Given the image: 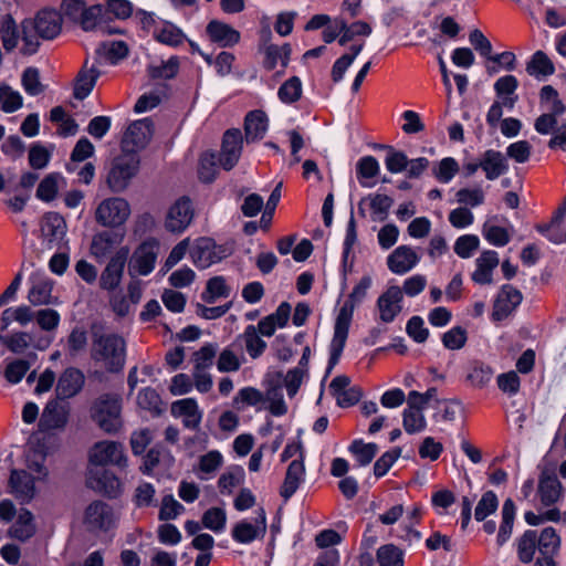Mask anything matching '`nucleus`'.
Returning a JSON list of instances; mask_svg holds the SVG:
<instances>
[{"mask_svg":"<svg viewBox=\"0 0 566 566\" xmlns=\"http://www.w3.org/2000/svg\"><path fill=\"white\" fill-rule=\"evenodd\" d=\"M48 479L45 454L38 450H30L25 453L24 468L11 470L9 491L21 503H30Z\"/></svg>","mask_w":566,"mask_h":566,"instance_id":"obj_1","label":"nucleus"},{"mask_svg":"<svg viewBox=\"0 0 566 566\" xmlns=\"http://www.w3.org/2000/svg\"><path fill=\"white\" fill-rule=\"evenodd\" d=\"M373 285V277L364 275L354 285L348 298L339 308L335 319L334 335L329 344V359L327 370L331 371L339 361L346 340L355 308L367 297Z\"/></svg>","mask_w":566,"mask_h":566,"instance_id":"obj_2","label":"nucleus"},{"mask_svg":"<svg viewBox=\"0 0 566 566\" xmlns=\"http://www.w3.org/2000/svg\"><path fill=\"white\" fill-rule=\"evenodd\" d=\"M35 217H38V214ZM17 222L20 224L21 230L24 233L31 231L32 233L38 234L39 224L42 244L48 249L60 247L64 242L66 235V223L61 214H45V217L39 222L38 218L32 220H19Z\"/></svg>","mask_w":566,"mask_h":566,"instance_id":"obj_3","label":"nucleus"},{"mask_svg":"<svg viewBox=\"0 0 566 566\" xmlns=\"http://www.w3.org/2000/svg\"><path fill=\"white\" fill-rule=\"evenodd\" d=\"M91 417L98 427L107 432L115 433L122 426V398L119 395H102L91 408Z\"/></svg>","mask_w":566,"mask_h":566,"instance_id":"obj_4","label":"nucleus"},{"mask_svg":"<svg viewBox=\"0 0 566 566\" xmlns=\"http://www.w3.org/2000/svg\"><path fill=\"white\" fill-rule=\"evenodd\" d=\"M93 357L106 369L117 371L125 363V342L117 335L102 336L93 345Z\"/></svg>","mask_w":566,"mask_h":566,"instance_id":"obj_5","label":"nucleus"},{"mask_svg":"<svg viewBox=\"0 0 566 566\" xmlns=\"http://www.w3.org/2000/svg\"><path fill=\"white\" fill-rule=\"evenodd\" d=\"M139 156L122 151L119 156L114 158L109 171L107 174V185L113 191L125 190L130 180L137 175L139 169Z\"/></svg>","mask_w":566,"mask_h":566,"instance_id":"obj_6","label":"nucleus"},{"mask_svg":"<svg viewBox=\"0 0 566 566\" xmlns=\"http://www.w3.org/2000/svg\"><path fill=\"white\" fill-rule=\"evenodd\" d=\"M268 521L264 509L258 507L254 516L243 518L234 524L231 531L232 539L239 544H251L256 539H262L266 534Z\"/></svg>","mask_w":566,"mask_h":566,"instance_id":"obj_7","label":"nucleus"},{"mask_svg":"<svg viewBox=\"0 0 566 566\" xmlns=\"http://www.w3.org/2000/svg\"><path fill=\"white\" fill-rule=\"evenodd\" d=\"M88 459L92 467L125 468L128 462L123 444L109 440L96 442L90 450Z\"/></svg>","mask_w":566,"mask_h":566,"instance_id":"obj_8","label":"nucleus"},{"mask_svg":"<svg viewBox=\"0 0 566 566\" xmlns=\"http://www.w3.org/2000/svg\"><path fill=\"white\" fill-rule=\"evenodd\" d=\"M153 133L154 126L149 118L135 120L124 133L122 151L137 154L149 144Z\"/></svg>","mask_w":566,"mask_h":566,"instance_id":"obj_9","label":"nucleus"},{"mask_svg":"<svg viewBox=\"0 0 566 566\" xmlns=\"http://www.w3.org/2000/svg\"><path fill=\"white\" fill-rule=\"evenodd\" d=\"M159 243L157 240H147L143 242L134 252L129 261V274L148 275L153 272L157 260Z\"/></svg>","mask_w":566,"mask_h":566,"instance_id":"obj_10","label":"nucleus"},{"mask_svg":"<svg viewBox=\"0 0 566 566\" xmlns=\"http://www.w3.org/2000/svg\"><path fill=\"white\" fill-rule=\"evenodd\" d=\"M77 24L84 31L99 32L103 35L123 33V30L111 24L102 4L87 6Z\"/></svg>","mask_w":566,"mask_h":566,"instance_id":"obj_11","label":"nucleus"},{"mask_svg":"<svg viewBox=\"0 0 566 566\" xmlns=\"http://www.w3.org/2000/svg\"><path fill=\"white\" fill-rule=\"evenodd\" d=\"M0 342L12 353L22 354L28 348L46 349L52 339L48 336H32L25 332H14L9 335L0 336Z\"/></svg>","mask_w":566,"mask_h":566,"instance_id":"obj_12","label":"nucleus"},{"mask_svg":"<svg viewBox=\"0 0 566 566\" xmlns=\"http://www.w3.org/2000/svg\"><path fill=\"white\" fill-rule=\"evenodd\" d=\"M227 247L217 244L213 240L201 239L191 251L193 262L200 268H208L229 255Z\"/></svg>","mask_w":566,"mask_h":566,"instance_id":"obj_13","label":"nucleus"},{"mask_svg":"<svg viewBox=\"0 0 566 566\" xmlns=\"http://www.w3.org/2000/svg\"><path fill=\"white\" fill-rule=\"evenodd\" d=\"M28 300L33 305L56 304L52 296L53 283L43 271H34L29 277Z\"/></svg>","mask_w":566,"mask_h":566,"instance_id":"obj_14","label":"nucleus"},{"mask_svg":"<svg viewBox=\"0 0 566 566\" xmlns=\"http://www.w3.org/2000/svg\"><path fill=\"white\" fill-rule=\"evenodd\" d=\"M521 292L510 284H505L499 291L492 311L493 321H502L509 317L522 302Z\"/></svg>","mask_w":566,"mask_h":566,"instance_id":"obj_15","label":"nucleus"},{"mask_svg":"<svg viewBox=\"0 0 566 566\" xmlns=\"http://www.w3.org/2000/svg\"><path fill=\"white\" fill-rule=\"evenodd\" d=\"M84 522L92 531H107L115 525L116 516L108 504L95 501L87 506Z\"/></svg>","mask_w":566,"mask_h":566,"instance_id":"obj_16","label":"nucleus"},{"mask_svg":"<svg viewBox=\"0 0 566 566\" xmlns=\"http://www.w3.org/2000/svg\"><path fill=\"white\" fill-rule=\"evenodd\" d=\"M242 134L239 129H229L222 139L219 164L226 170H231L239 161L242 151Z\"/></svg>","mask_w":566,"mask_h":566,"instance_id":"obj_17","label":"nucleus"},{"mask_svg":"<svg viewBox=\"0 0 566 566\" xmlns=\"http://www.w3.org/2000/svg\"><path fill=\"white\" fill-rule=\"evenodd\" d=\"M420 255L409 245L397 247L387 256V266L390 272L397 275H403L417 266Z\"/></svg>","mask_w":566,"mask_h":566,"instance_id":"obj_18","label":"nucleus"},{"mask_svg":"<svg viewBox=\"0 0 566 566\" xmlns=\"http://www.w3.org/2000/svg\"><path fill=\"white\" fill-rule=\"evenodd\" d=\"M402 291L397 285L389 286L377 300L379 317L385 323L392 322L402 310Z\"/></svg>","mask_w":566,"mask_h":566,"instance_id":"obj_19","label":"nucleus"},{"mask_svg":"<svg viewBox=\"0 0 566 566\" xmlns=\"http://www.w3.org/2000/svg\"><path fill=\"white\" fill-rule=\"evenodd\" d=\"M171 415L180 418L188 429H197L202 420L203 412L195 398H184L171 403Z\"/></svg>","mask_w":566,"mask_h":566,"instance_id":"obj_20","label":"nucleus"},{"mask_svg":"<svg viewBox=\"0 0 566 566\" xmlns=\"http://www.w3.org/2000/svg\"><path fill=\"white\" fill-rule=\"evenodd\" d=\"M128 254L129 250L127 248H120L111 258L108 264L101 275V286L103 289L114 290L119 285Z\"/></svg>","mask_w":566,"mask_h":566,"instance_id":"obj_21","label":"nucleus"},{"mask_svg":"<svg viewBox=\"0 0 566 566\" xmlns=\"http://www.w3.org/2000/svg\"><path fill=\"white\" fill-rule=\"evenodd\" d=\"M475 269L471 274V280L479 285H489L493 283L494 270L499 266L500 259L496 251H483L475 259Z\"/></svg>","mask_w":566,"mask_h":566,"instance_id":"obj_22","label":"nucleus"},{"mask_svg":"<svg viewBox=\"0 0 566 566\" xmlns=\"http://www.w3.org/2000/svg\"><path fill=\"white\" fill-rule=\"evenodd\" d=\"M32 23L40 38L50 40L61 32L62 18L57 11L45 9L36 14Z\"/></svg>","mask_w":566,"mask_h":566,"instance_id":"obj_23","label":"nucleus"},{"mask_svg":"<svg viewBox=\"0 0 566 566\" xmlns=\"http://www.w3.org/2000/svg\"><path fill=\"white\" fill-rule=\"evenodd\" d=\"M84 375L76 368H67L60 376L55 391L60 399H67L77 395L84 386Z\"/></svg>","mask_w":566,"mask_h":566,"instance_id":"obj_24","label":"nucleus"},{"mask_svg":"<svg viewBox=\"0 0 566 566\" xmlns=\"http://www.w3.org/2000/svg\"><path fill=\"white\" fill-rule=\"evenodd\" d=\"M90 485L96 491L115 497L120 493V481L107 470L91 469L88 475Z\"/></svg>","mask_w":566,"mask_h":566,"instance_id":"obj_25","label":"nucleus"},{"mask_svg":"<svg viewBox=\"0 0 566 566\" xmlns=\"http://www.w3.org/2000/svg\"><path fill=\"white\" fill-rule=\"evenodd\" d=\"M206 31L209 39L221 48L233 46L240 41L239 31L218 20L210 21Z\"/></svg>","mask_w":566,"mask_h":566,"instance_id":"obj_26","label":"nucleus"},{"mask_svg":"<svg viewBox=\"0 0 566 566\" xmlns=\"http://www.w3.org/2000/svg\"><path fill=\"white\" fill-rule=\"evenodd\" d=\"M494 368L484 361L473 360L467 366L465 381L475 389H483L488 387L493 377Z\"/></svg>","mask_w":566,"mask_h":566,"instance_id":"obj_27","label":"nucleus"},{"mask_svg":"<svg viewBox=\"0 0 566 566\" xmlns=\"http://www.w3.org/2000/svg\"><path fill=\"white\" fill-rule=\"evenodd\" d=\"M120 230H106L97 233L91 244V253L96 259H104L115 245L123 240Z\"/></svg>","mask_w":566,"mask_h":566,"instance_id":"obj_28","label":"nucleus"},{"mask_svg":"<svg viewBox=\"0 0 566 566\" xmlns=\"http://www.w3.org/2000/svg\"><path fill=\"white\" fill-rule=\"evenodd\" d=\"M355 168L357 180L361 187L371 188L376 185L375 179L380 172V165L374 156L360 157Z\"/></svg>","mask_w":566,"mask_h":566,"instance_id":"obj_29","label":"nucleus"},{"mask_svg":"<svg viewBox=\"0 0 566 566\" xmlns=\"http://www.w3.org/2000/svg\"><path fill=\"white\" fill-rule=\"evenodd\" d=\"M480 167L483 169L489 180L499 178L509 169L504 155L493 149H489L483 154L480 160Z\"/></svg>","mask_w":566,"mask_h":566,"instance_id":"obj_30","label":"nucleus"},{"mask_svg":"<svg viewBox=\"0 0 566 566\" xmlns=\"http://www.w3.org/2000/svg\"><path fill=\"white\" fill-rule=\"evenodd\" d=\"M538 496L544 506L556 503L562 496V484L554 474L543 472L538 483Z\"/></svg>","mask_w":566,"mask_h":566,"instance_id":"obj_31","label":"nucleus"},{"mask_svg":"<svg viewBox=\"0 0 566 566\" xmlns=\"http://www.w3.org/2000/svg\"><path fill=\"white\" fill-rule=\"evenodd\" d=\"M65 186V178L61 174L51 172L38 185L35 197L44 202H51Z\"/></svg>","mask_w":566,"mask_h":566,"instance_id":"obj_32","label":"nucleus"},{"mask_svg":"<svg viewBox=\"0 0 566 566\" xmlns=\"http://www.w3.org/2000/svg\"><path fill=\"white\" fill-rule=\"evenodd\" d=\"M223 464V455L218 450H211L198 459L193 471L200 480H210Z\"/></svg>","mask_w":566,"mask_h":566,"instance_id":"obj_33","label":"nucleus"},{"mask_svg":"<svg viewBox=\"0 0 566 566\" xmlns=\"http://www.w3.org/2000/svg\"><path fill=\"white\" fill-rule=\"evenodd\" d=\"M305 467L303 460H293L286 471V475L281 488V495L287 500L298 489L301 483L304 481Z\"/></svg>","mask_w":566,"mask_h":566,"instance_id":"obj_34","label":"nucleus"},{"mask_svg":"<svg viewBox=\"0 0 566 566\" xmlns=\"http://www.w3.org/2000/svg\"><path fill=\"white\" fill-rule=\"evenodd\" d=\"M35 524L33 515L28 510H20L18 516L9 530L11 537L19 541H27L35 534Z\"/></svg>","mask_w":566,"mask_h":566,"instance_id":"obj_35","label":"nucleus"},{"mask_svg":"<svg viewBox=\"0 0 566 566\" xmlns=\"http://www.w3.org/2000/svg\"><path fill=\"white\" fill-rule=\"evenodd\" d=\"M99 74V71L94 65L88 67L85 64L76 77L74 85V96L77 99H84L87 97L92 92Z\"/></svg>","mask_w":566,"mask_h":566,"instance_id":"obj_36","label":"nucleus"},{"mask_svg":"<svg viewBox=\"0 0 566 566\" xmlns=\"http://www.w3.org/2000/svg\"><path fill=\"white\" fill-rule=\"evenodd\" d=\"M245 138L248 142L261 139L268 129V118L262 111L250 112L245 117Z\"/></svg>","mask_w":566,"mask_h":566,"instance_id":"obj_37","label":"nucleus"},{"mask_svg":"<svg viewBox=\"0 0 566 566\" xmlns=\"http://www.w3.org/2000/svg\"><path fill=\"white\" fill-rule=\"evenodd\" d=\"M513 229L488 220L483 227V235L485 240L494 247H504L509 243Z\"/></svg>","mask_w":566,"mask_h":566,"instance_id":"obj_38","label":"nucleus"},{"mask_svg":"<svg viewBox=\"0 0 566 566\" xmlns=\"http://www.w3.org/2000/svg\"><path fill=\"white\" fill-rule=\"evenodd\" d=\"M154 36L160 43L177 46L184 43L185 34L175 24L161 21L158 27L154 30Z\"/></svg>","mask_w":566,"mask_h":566,"instance_id":"obj_39","label":"nucleus"},{"mask_svg":"<svg viewBox=\"0 0 566 566\" xmlns=\"http://www.w3.org/2000/svg\"><path fill=\"white\" fill-rule=\"evenodd\" d=\"M394 203V199L382 192L369 193L359 202L360 212H387Z\"/></svg>","mask_w":566,"mask_h":566,"instance_id":"obj_40","label":"nucleus"},{"mask_svg":"<svg viewBox=\"0 0 566 566\" xmlns=\"http://www.w3.org/2000/svg\"><path fill=\"white\" fill-rule=\"evenodd\" d=\"M537 230L555 244L566 243V226L563 214H556L547 224L537 226Z\"/></svg>","mask_w":566,"mask_h":566,"instance_id":"obj_41","label":"nucleus"},{"mask_svg":"<svg viewBox=\"0 0 566 566\" xmlns=\"http://www.w3.org/2000/svg\"><path fill=\"white\" fill-rule=\"evenodd\" d=\"M67 420L65 410L56 402H50L43 410L40 423L44 429L62 428Z\"/></svg>","mask_w":566,"mask_h":566,"instance_id":"obj_42","label":"nucleus"},{"mask_svg":"<svg viewBox=\"0 0 566 566\" xmlns=\"http://www.w3.org/2000/svg\"><path fill=\"white\" fill-rule=\"evenodd\" d=\"M291 54V49L287 44L277 46L269 44L264 48V66L268 70H273L276 66L285 67L287 65Z\"/></svg>","mask_w":566,"mask_h":566,"instance_id":"obj_43","label":"nucleus"},{"mask_svg":"<svg viewBox=\"0 0 566 566\" xmlns=\"http://www.w3.org/2000/svg\"><path fill=\"white\" fill-rule=\"evenodd\" d=\"M517 556L522 563L528 564L533 560L537 547L536 531L527 530L517 539Z\"/></svg>","mask_w":566,"mask_h":566,"instance_id":"obj_44","label":"nucleus"},{"mask_svg":"<svg viewBox=\"0 0 566 566\" xmlns=\"http://www.w3.org/2000/svg\"><path fill=\"white\" fill-rule=\"evenodd\" d=\"M541 107L545 113L556 116L564 114L566 108L559 99L557 91L551 85H545L541 90Z\"/></svg>","mask_w":566,"mask_h":566,"instance_id":"obj_45","label":"nucleus"},{"mask_svg":"<svg viewBox=\"0 0 566 566\" xmlns=\"http://www.w3.org/2000/svg\"><path fill=\"white\" fill-rule=\"evenodd\" d=\"M515 504L511 499H507L502 506V523L497 534L499 545H503L511 536L513 523L515 518Z\"/></svg>","mask_w":566,"mask_h":566,"instance_id":"obj_46","label":"nucleus"},{"mask_svg":"<svg viewBox=\"0 0 566 566\" xmlns=\"http://www.w3.org/2000/svg\"><path fill=\"white\" fill-rule=\"evenodd\" d=\"M218 345L214 343H208L201 346L198 350L192 354L191 363L192 368L197 369H210L217 357Z\"/></svg>","mask_w":566,"mask_h":566,"instance_id":"obj_47","label":"nucleus"},{"mask_svg":"<svg viewBox=\"0 0 566 566\" xmlns=\"http://www.w3.org/2000/svg\"><path fill=\"white\" fill-rule=\"evenodd\" d=\"M537 547L541 555H555L560 547V537L554 527H545L537 535Z\"/></svg>","mask_w":566,"mask_h":566,"instance_id":"obj_48","label":"nucleus"},{"mask_svg":"<svg viewBox=\"0 0 566 566\" xmlns=\"http://www.w3.org/2000/svg\"><path fill=\"white\" fill-rule=\"evenodd\" d=\"M0 38L6 51L10 52L18 46L19 31L13 18L6 14L0 27Z\"/></svg>","mask_w":566,"mask_h":566,"instance_id":"obj_49","label":"nucleus"},{"mask_svg":"<svg viewBox=\"0 0 566 566\" xmlns=\"http://www.w3.org/2000/svg\"><path fill=\"white\" fill-rule=\"evenodd\" d=\"M202 526L216 534H221L226 530L227 513L222 507H211L202 514Z\"/></svg>","mask_w":566,"mask_h":566,"instance_id":"obj_50","label":"nucleus"},{"mask_svg":"<svg viewBox=\"0 0 566 566\" xmlns=\"http://www.w3.org/2000/svg\"><path fill=\"white\" fill-rule=\"evenodd\" d=\"M526 71L532 76H548L554 73L555 67L543 51H536L527 63Z\"/></svg>","mask_w":566,"mask_h":566,"instance_id":"obj_51","label":"nucleus"},{"mask_svg":"<svg viewBox=\"0 0 566 566\" xmlns=\"http://www.w3.org/2000/svg\"><path fill=\"white\" fill-rule=\"evenodd\" d=\"M137 405L140 409L153 415H159L163 411V401L157 391L153 388H144L137 395Z\"/></svg>","mask_w":566,"mask_h":566,"instance_id":"obj_52","label":"nucleus"},{"mask_svg":"<svg viewBox=\"0 0 566 566\" xmlns=\"http://www.w3.org/2000/svg\"><path fill=\"white\" fill-rule=\"evenodd\" d=\"M245 349L251 358L260 357L266 348V343L259 336L256 327L249 325L243 335Z\"/></svg>","mask_w":566,"mask_h":566,"instance_id":"obj_53","label":"nucleus"},{"mask_svg":"<svg viewBox=\"0 0 566 566\" xmlns=\"http://www.w3.org/2000/svg\"><path fill=\"white\" fill-rule=\"evenodd\" d=\"M164 463L165 468H170L175 462L174 457L166 451H161L159 449H151L147 455L145 457L143 472L146 474H151L153 471L160 464Z\"/></svg>","mask_w":566,"mask_h":566,"instance_id":"obj_54","label":"nucleus"},{"mask_svg":"<svg viewBox=\"0 0 566 566\" xmlns=\"http://www.w3.org/2000/svg\"><path fill=\"white\" fill-rule=\"evenodd\" d=\"M218 158L214 153H203L200 157L198 175L201 181L211 182L218 174Z\"/></svg>","mask_w":566,"mask_h":566,"instance_id":"obj_55","label":"nucleus"},{"mask_svg":"<svg viewBox=\"0 0 566 566\" xmlns=\"http://www.w3.org/2000/svg\"><path fill=\"white\" fill-rule=\"evenodd\" d=\"M349 451L353 453L359 465L366 467L375 458L378 448L375 443H364L360 440H355L349 446Z\"/></svg>","mask_w":566,"mask_h":566,"instance_id":"obj_56","label":"nucleus"},{"mask_svg":"<svg viewBox=\"0 0 566 566\" xmlns=\"http://www.w3.org/2000/svg\"><path fill=\"white\" fill-rule=\"evenodd\" d=\"M230 290L222 276H216L208 281L202 298L208 303H213L219 298L228 297Z\"/></svg>","mask_w":566,"mask_h":566,"instance_id":"obj_57","label":"nucleus"},{"mask_svg":"<svg viewBox=\"0 0 566 566\" xmlns=\"http://www.w3.org/2000/svg\"><path fill=\"white\" fill-rule=\"evenodd\" d=\"M379 566H403V553L392 544L380 546L377 551Z\"/></svg>","mask_w":566,"mask_h":566,"instance_id":"obj_58","label":"nucleus"},{"mask_svg":"<svg viewBox=\"0 0 566 566\" xmlns=\"http://www.w3.org/2000/svg\"><path fill=\"white\" fill-rule=\"evenodd\" d=\"M22 29V46L21 52L25 55L34 54L38 51L40 42L39 35L34 30L32 20H24L21 23Z\"/></svg>","mask_w":566,"mask_h":566,"instance_id":"obj_59","label":"nucleus"},{"mask_svg":"<svg viewBox=\"0 0 566 566\" xmlns=\"http://www.w3.org/2000/svg\"><path fill=\"white\" fill-rule=\"evenodd\" d=\"M402 424L407 433L413 434L424 430L427 421L422 411L418 409H405Z\"/></svg>","mask_w":566,"mask_h":566,"instance_id":"obj_60","label":"nucleus"},{"mask_svg":"<svg viewBox=\"0 0 566 566\" xmlns=\"http://www.w3.org/2000/svg\"><path fill=\"white\" fill-rule=\"evenodd\" d=\"M22 106V96L8 85L0 86V107L6 113H13Z\"/></svg>","mask_w":566,"mask_h":566,"instance_id":"obj_61","label":"nucleus"},{"mask_svg":"<svg viewBox=\"0 0 566 566\" xmlns=\"http://www.w3.org/2000/svg\"><path fill=\"white\" fill-rule=\"evenodd\" d=\"M302 94V83L298 77H291L279 88L277 95L283 103L296 102Z\"/></svg>","mask_w":566,"mask_h":566,"instance_id":"obj_62","label":"nucleus"},{"mask_svg":"<svg viewBox=\"0 0 566 566\" xmlns=\"http://www.w3.org/2000/svg\"><path fill=\"white\" fill-rule=\"evenodd\" d=\"M241 364V358L229 347L222 349L217 359V368L220 373L237 371Z\"/></svg>","mask_w":566,"mask_h":566,"instance_id":"obj_63","label":"nucleus"},{"mask_svg":"<svg viewBox=\"0 0 566 566\" xmlns=\"http://www.w3.org/2000/svg\"><path fill=\"white\" fill-rule=\"evenodd\" d=\"M497 505H499V501H497L495 493H493L492 491L485 492L482 495L481 500L479 501V503L475 507V512H474L475 520L476 521L485 520L490 514L495 512V510L497 509Z\"/></svg>","mask_w":566,"mask_h":566,"instance_id":"obj_64","label":"nucleus"}]
</instances>
